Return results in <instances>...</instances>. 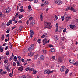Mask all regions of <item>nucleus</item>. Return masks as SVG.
I'll return each instance as SVG.
<instances>
[{
	"label": "nucleus",
	"mask_w": 78,
	"mask_h": 78,
	"mask_svg": "<svg viewBox=\"0 0 78 78\" xmlns=\"http://www.w3.org/2000/svg\"><path fill=\"white\" fill-rule=\"evenodd\" d=\"M44 26L45 27V28H49L50 29L51 28V24L50 22H45L44 23Z\"/></svg>",
	"instance_id": "1"
},
{
	"label": "nucleus",
	"mask_w": 78,
	"mask_h": 78,
	"mask_svg": "<svg viewBox=\"0 0 78 78\" xmlns=\"http://www.w3.org/2000/svg\"><path fill=\"white\" fill-rule=\"evenodd\" d=\"M53 71H50L48 69H46L44 71V74H48L49 75H50V74L51 73H53Z\"/></svg>",
	"instance_id": "2"
},
{
	"label": "nucleus",
	"mask_w": 78,
	"mask_h": 78,
	"mask_svg": "<svg viewBox=\"0 0 78 78\" xmlns=\"http://www.w3.org/2000/svg\"><path fill=\"white\" fill-rule=\"evenodd\" d=\"M55 3L57 5H61L62 3V1L61 0H56Z\"/></svg>",
	"instance_id": "3"
},
{
	"label": "nucleus",
	"mask_w": 78,
	"mask_h": 78,
	"mask_svg": "<svg viewBox=\"0 0 78 78\" xmlns=\"http://www.w3.org/2000/svg\"><path fill=\"white\" fill-rule=\"evenodd\" d=\"M66 70V67L64 66H61L60 68V71L62 72H64Z\"/></svg>",
	"instance_id": "4"
},
{
	"label": "nucleus",
	"mask_w": 78,
	"mask_h": 78,
	"mask_svg": "<svg viewBox=\"0 0 78 78\" xmlns=\"http://www.w3.org/2000/svg\"><path fill=\"white\" fill-rule=\"evenodd\" d=\"M39 55H35L34 58V59L35 60H36L37 59H39Z\"/></svg>",
	"instance_id": "5"
},
{
	"label": "nucleus",
	"mask_w": 78,
	"mask_h": 78,
	"mask_svg": "<svg viewBox=\"0 0 78 78\" xmlns=\"http://www.w3.org/2000/svg\"><path fill=\"white\" fill-rule=\"evenodd\" d=\"M6 11L7 14H8V13H9L11 11V8H8L6 9Z\"/></svg>",
	"instance_id": "6"
},
{
	"label": "nucleus",
	"mask_w": 78,
	"mask_h": 78,
	"mask_svg": "<svg viewBox=\"0 0 78 78\" xmlns=\"http://www.w3.org/2000/svg\"><path fill=\"white\" fill-rule=\"evenodd\" d=\"M47 40L46 39V38L44 39L43 40V41H42V42H43V43L44 44H43V45H45L47 44Z\"/></svg>",
	"instance_id": "7"
},
{
	"label": "nucleus",
	"mask_w": 78,
	"mask_h": 78,
	"mask_svg": "<svg viewBox=\"0 0 78 78\" xmlns=\"http://www.w3.org/2000/svg\"><path fill=\"white\" fill-rule=\"evenodd\" d=\"M69 62L71 64H73V63H74L75 62V60H74V59H71L69 60Z\"/></svg>",
	"instance_id": "8"
},
{
	"label": "nucleus",
	"mask_w": 78,
	"mask_h": 78,
	"mask_svg": "<svg viewBox=\"0 0 78 78\" xmlns=\"http://www.w3.org/2000/svg\"><path fill=\"white\" fill-rule=\"evenodd\" d=\"M28 55L29 56H33L34 55V53L30 52L28 53Z\"/></svg>",
	"instance_id": "9"
},
{
	"label": "nucleus",
	"mask_w": 78,
	"mask_h": 78,
	"mask_svg": "<svg viewBox=\"0 0 78 78\" xmlns=\"http://www.w3.org/2000/svg\"><path fill=\"white\" fill-rule=\"evenodd\" d=\"M28 11H31V10H32V9H31V5H30L28 6Z\"/></svg>",
	"instance_id": "10"
},
{
	"label": "nucleus",
	"mask_w": 78,
	"mask_h": 78,
	"mask_svg": "<svg viewBox=\"0 0 78 78\" xmlns=\"http://www.w3.org/2000/svg\"><path fill=\"white\" fill-rule=\"evenodd\" d=\"M9 47L11 49V50L12 49V45H11V44L10 42L9 43Z\"/></svg>",
	"instance_id": "11"
},
{
	"label": "nucleus",
	"mask_w": 78,
	"mask_h": 78,
	"mask_svg": "<svg viewBox=\"0 0 78 78\" xmlns=\"http://www.w3.org/2000/svg\"><path fill=\"white\" fill-rule=\"evenodd\" d=\"M11 22H12V20H10L7 23V26H9L10 25V24L11 23Z\"/></svg>",
	"instance_id": "12"
},
{
	"label": "nucleus",
	"mask_w": 78,
	"mask_h": 78,
	"mask_svg": "<svg viewBox=\"0 0 78 78\" xmlns=\"http://www.w3.org/2000/svg\"><path fill=\"white\" fill-rule=\"evenodd\" d=\"M35 20H33L31 22V25H34V24H35Z\"/></svg>",
	"instance_id": "13"
},
{
	"label": "nucleus",
	"mask_w": 78,
	"mask_h": 78,
	"mask_svg": "<svg viewBox=\"0 0 78 78\" xmlns=\"http://www.w3.org/2000/svg\"><path fill=\"white\" fill-rule=\"evenodd\" d=\"M58 61L59 62H62V58L58 57Z\"/></svg>",
	"instance_id": "14"
},
{
	"label": "nucleus",
	"mask_w": 78,
	"mask_h": 78,
	"mask_svg": "<svg viewBox=\"0 0 78 78\" xmlns=\"http://www.w3.org/2000/svg\"><path fill=\"white\" fill-rule=\"evenodd\" d=\"M23 69V67H21L19 68L18 70H20V72H22V70Z\"/></svg>",
	"instance_id": "15"
},
{
	"label": "nucleus",
	"mask_w": 78,
	"mask_h": 78,
	"mask_svg": "<svg viewBox=\"0 0 78 78\" xmlns=\"http://www.w3.org/2000/svg\"><path fill=\"white\" fill-rule=\"evenodd\" d=\"M71 19V17L70 16H68L66 18V22H67L69 20V19Z\"/></svg>",
	"instance_id": "16"
},
{
	"label": "nucleus",
	"mask_w": 78,
	"mask_h": 78,
	"mask_svg": "<svg viewBox=\"0 0 78 78\" xmlns=\"http://www.w3.org/2000/svg\"><path fill=\"white\" fill-rule=\"evenodd\" d=\"M44 17V15L43 14H41L40 15V20H42V19H43V18Z\"/></svg>",
	"instance_id": "17"
},
{
	"label": "nucleus",
	"mask_w": 78,
	"mask_h": 78,
	"mask_svg": "<svg viewBox=\"0 0 78 78\" xmlns=\"http://www.w3.org/2000/svg\"><path fill=\"white\" fill-rule=\"evenodd\" d=\"M40 59H41V60H44L45 59V57H44V56L43 55H41L40 57Z\"/></svg>",
	"instance_id": "18"
},
{
	"label": "nucleus",
	"mask_w": 78,
	"mask_h": 78,
	"mask_svg": "<svg viewBox=\"0 0 78 78\" xmlns=\"http://www.w3.org/2000/svg\"><path fill=\"white\" fill-rule=\"evenodd\" d=\"M23 28V27L22 26H20L19 28V32H21V30Z\"/></svg>",
	"instance_id": "19"
},
{
	"label": "nucleus",
	"mask_w": 78,
	"mask_h": 78,
	"mask_svg": "<svg viewBox=\"0 0 78 78\" xmlns=\"http://www.w3.org/2000/svg\"><path fill=\"white\" fill-rule=\"evenodd\" d=\"M54 39L55 41H57L58 40V37L57 35L54 36Z\"/></svg>",
	"instance_id": "20"
},
{
	"label": "nucleus",
	"mask_w": 78,
	"mask_h": 78,
	"mask_svg": "<svg viewBox=\"0 0 78 78\" xmlns=\"http://www.w3.org/2000/svg\"><path fill=\"white\" fill-rule=\"evenodd\" d=\"M59 30H60V31H62V30H63V29L62 28V27L61 26H60L59 27Z\"/></svg>",
	"instance_id": "21"
},
{
	"label": "nucleus",
	"mask_w": 78,
	"mask_h": 78,
	"mask_svg": "<svg viewBox=\"0 0 78 78\" xmlns=\"http://www.w3.org/2000/svg\"><path fill=\"white\" fill-rule=\"evenodd\" d=\"M75 26L74 25H71L70 26V28H72V29H73V28H74L75 27Z\"/></svg>",
	"instance_id": "22"
},
{
	"label": "nucleus",
	"mask_w": 78,
	"mask_h": 78,
	"mask_svg": "<svg viewBox=\"0 0 78 78\" xmlns=\"http://www.w3.org/2000/svg\"><path fill=\"white\" fill-rule=\"evenodd\" d=\"M13 60H14V61H17V57L16 56H15L14 57Z\"/></svg>",
	"instance_id": "23"
},
{
	"label": "nucleus",
	"mask_w": 78,
	"mask_h": 78,
	"mask_svg": "<svg viewBox=\"0 0 78 78\" xmlns=\"http://www.w3.org/2000/svg\"><path fill=\"white\" fill-rule=\"evenodd\" d=\"M45 4L46 5H48L49 4V2L48 1H46L45 2Z\"/></svg>",
	"instance_id": "24"
},
{
	"label": "nucleus",
	"mask_w": 78,
	"mask_h": 78,
	"mask_svg": "<svg viewBox=\"0 0 78 78\" xmlns=\"http://www.w3.org/2000/svg\"><path fill=\"white\" fill-rule=\"evenodd\" d=\"M70 9V7H68L66 8L65 11H69V9Z\"/></svg>",
	"instance_id": "25"
},
{
	"label": "nucleus",
	"mask_w": 78,
	"mask_h": 78,
	"mask_svg": "<svg viewBox=\"0 0 78 78\" xmlns=\"http://www.w3.org/2000/svg\"><path fill=\"white\" fill-rule=\"evenodd\" d=\"M68 72H69V70L67 69L65 71V75H66V74H67L68 73Z\"/></svg>",
	"instance_id": "26"
},
{
	"label": "nucleus",
	"mask_w": 78,
	"mask_h": 78,
	"mask_svg": "<svg viewBox=\"0 0 78 78\" xmlns=\"http://www.w3.org/2000/svg\"><path fill=\"white\" fill-rule=\"evenodd\" d=\"M30 48H32L33 49V48H34V44H32L30 46Z\"/></svg>",
	"instance_id": "27"
},
{
	"label": "nucleus",
	"mask_w": 78,
	"mask_h": 78,
	"mask_svg": "<svg viewBox=\"0 0 78 78\" xmlns=\"http://www.w3.org/2000/svg\"><path fill=\"white\" fill-rule=\"evenodd\" d=\"M30 34H34V32L33 30H31L30 31Z\"/></svg>",
	"instance_id": "28"
},
{
	"label": "nucleus",
	"mask_w": 78,
	"mask_h": 78,
	"mask_svg": "<svg viewBox=\"0 0 78 78\" xmlns=\"http://www.w3.org/2000/svg\"><path fill=\"white\" fill-rule=\"evenodd\" d=\"M61 19H62V21H64V17L63 16H62L61 17Z\"/></svg>",
	"instance_id": "29"
},
{
	"label": "nucleus",
	"mask_w": 78,
	"mask_h": 78,
	"mask_svg": "<svg viewBox=\"0 0 78 78\" xmlns=\"http://www.w3.org/2000/svg\"><path fill=\"white\" fill-rule=\"evenodd\" d=\"M23 51L24 53H27V51H28V49H24L23 50Z\"/></svg>",
	"instance_id": "30"
},
{
	"label": "nucleus",
	"mask_w": 78,
	"mask_h": 78,
	"mask_svg": "<svg viewBox=\"0 0 78 78\" xmlns=\"http://www.w3.org/2000/svg\"><path fill=\"white\" fill-rule=\"evenodd\" d=\"M27 78V76L23 75V76H21L20 78Z\"/></svg>",
	"instance_id": "31"
},
{
	"label": "nucleus",
	"mask_w": 78,
	"mask_h": 78,
	"mask_svg": "<svg viewBox=\"0 0 78 78\" xmlns=\"http://www.w3.org/2000/svg\"><path fill=\"white\" fill-rule=\"evenodd\" d=\"M23 17V15H20L18 17V18L19 19H22Z\"/></svg>",
	"instance_id": "32"
},
{
	"label": "nucleus",
	"mask_w": 78,
	"mask_h": 78,
	"mask_svg": "<svg viewBox=\"0 0 78 78\" xmlns=\"http://www.w3.org/2000/svg\"><path fill=\"white\" fill-rule=\"evenodd\" d=\"M37 72H36V71L33 70L32 73H33V75H35V74H36V73Z\"/></svg>",
	"instance_id": "33"
},
{
	"label": "nucleus",
	"mask_w": 78,
	"mask_h": 78,
	"mask_svg": "<svg viewBox=\"0 0 78 78\" xmlns=\"http://www.w3.org/2000/svg\"><path fill=\"white\" fill-rule=\"evenodd\" d=\"M33 49L32 48H31L30 47L28 48V50L29 51H31V50H32Z\"/></svg>",
	"instance_id": "34"
},
{
	"label": "nucleus",
	"mask_w": 78,
	"mask_h": 78,
	"mask_svg": "<svg viewBox=\"0 0 78 78\" xmlns=\"http://www.w3.org/2000/svg\"><path fill=\"white\" fill-rule=\"evenodd\" d=\"M33 70H34V69L33 68H30V69L29 70V72H31V71H33Z\"/></svg>",
	"instance_id": "35"
},
{
	"label": "nucleus",
	"mask_w": 78,
	"mask_h": 78,
	"mask_svg": "<svg viewBox=\"0 0 78 78\" xmlns=\"http://www.w3.org/2000/svg\"><path fill=\"white\" fill-rule=\"evenodd\" d=\"M37 42L39 44H40V43H41V39H38L37 41Z\"/></svg>",
	"instance_id": "36"
},
{
	"label": "nucleus",
	"mask_w": 78,
	"mask_h": 78,
	"mask_svg": "<svg viewBox=\"0 0 78 78\" xmlns=\"http://www.w3.org/2000/svg\"><path fill=\"white\" fill-rule=\"evenodd\" d=\"M51 51L52 53H54V52H55V50L54 49V48L51 49Z\"/></svg>",
	"instance_id": "37"
},
{
	"label": "nucleus",
	"mask_w": 78,
	"mask_h": 78,
	"mask_svg": "<svg viewBox=\"0 0 78 78\" xmlns=\"http://www.w3.org/2000/svg\"><path fill=\"white\" fill-rule=\"evenodd\" d=\"M6 69L7 71H8L9 72L10 71V69L9 68H8V66H7L6 67Z\"/></svg>",
	"instance_id": "38"
},
{
	"label": "nucleus",
	"mask_w": 78,
	"mask_h": 78,
	"mask_svg": "<svg viewBox=\"0 0 78 78\" xmlns=\"http://www.w3.org/2000/svg\"><path fill=\"white\" fill-rule=\"evenodd\" d=\"M5 27V23H3L1 25V27H2V28H3V27Z\"/></svg>",
	"instance_id": "39"
},
{
	"label": "nucleus",
	"mask_w": 78,
	"mask_h": 78,
	"mask_svg": "<svg viewBox=\"0 0 78 78\" xmlns=\"http://www.w3.org/2000/svg\"><path fill=\"white\" fill-rule=\"evenodd\" d=\"M5 36V35H3L2 37H1V39L2 40H4V37Z\"/></svg>",
	"instance_id": "40"
},
{
	"label": "nucleus",
	"mask_w": 78,
	"mask_h": 78,
	"mask_svg": "<svg viewBox=\"0 0 78 78\" xmlns=\"http://www.w3.org/2000/svg\"><path fill=\"white\" fill-rule=\"evenodd\" d=\"M73 9H74V8H73L72 7H70V9H69V10L71 11H73Z\"/></svg>",
	"instance_id": "41"
},
{
	"label": "nucleus",
	"mask_w": 78,
	"mask_h": 78,
	"mask_svg": "<svg viewBox=\"0 0 78 78\" xmlns=\"http://www.w3.org/2000/svg\"><path fill=\"white\" fill-rule=\"evenodd\" d=\"M5 71H3L0 74L1 75H4V74H5Z\"/></svg>",
	"instance_id": "42"
},
{
	"label": "nucleus",
	"mask_w": 78,
	"mask_h": 78,
	"mask_svg": "<svg viewBox=\"0 0 78 78\" xmlns=\"http://www.w3.org/2000/svg\"><path fill=\"white\" fill-rule=\"evenodd\" d=\"M24 66H25L27 64V61H25L24 63Z\"/></svg>",
	"instance_id": "43"
},
{
	"label": "nucleus",
	"mask_w": 78,
	"mask_h": 78,
	"mask_svg": "<svg viewBox=\"0 0 78 78\" xmlns=\"http://www.w3.org/2000/svg\"><path fill=\"white\" fill-rule=\"evenodd\" d=\"M55 17L56 20H58V16H57L56 15H55Z\"/></svg>",
	"instance_id": "44"
},
{
	"label": "nucleus",
	"mask_w": 78,
	"mask_h": 78,
	"mask_svg": "<svg viewBox=\"0 0 78 78\" xmlns=\"http://www.w3.org/2000/svg\"><path fill=\"white\" fill-rule=\"evenodd\" d=\"M17 64L18 66H20V62H17Z\"/></svg>",
	"instance_id": "45"
},
{
	"label": "nucleus",
	"mask_w": 78,
	"mask_h": 78,
	"mask_svg": "<svg viewBox=\"0 0 78 78\" xmlns=\"http://www.w3.org/2000/svg\"><path fill=\"white\" fill-rule=\"evenodd\" d=\"M74 65H76V66H78V62H76L75 63H74Z\"/></svg>",
	"instance_id": "46"
},
{
	"label": "nucleus",
	"mask_w": 78,
	"mask_h": 78,
	"mask_svg": "<svg viewBox=\"0 0 78 78\" xmlns=\"http://www.w3.org/2000/svg\"><path fill=\"white\" fill-rule=\"evenodd\" d=\"M34 3H37L38 1L37 0H34Z\"/></svg>",
	"instance_id": "47"
},
{
	"label": "nucleus",
	"mask_w": 78,
	"mask_h": 78,
	"mask_svg": "<svg viewBox=\"0 0 78 78\" xmlns=\"http://www.w3.org/2000/svg\"><path fill=\"white\" fill-rule=\"evenodd\" d=\"M58 26H59V24H58V23H57L56 24V26H55L56 27L58 28Z\"/></svg>",
	"instance_id": "48"
},
{
	"label": "nucleus",
	"mask_w": 78,
	"mask_h": 78,
	"mask_svg": "<svg viewBox=\"0 0 78 78\" xmlns=\"http://www.w3.org/2000/svg\"><path fill=\"white\" fill-rule=\"evenodd\" d=\"M6 55L8 56V55H9V51H7V52L6 53Z\"/></svg>",
	"instance_id": "49"
},
{
	"label": "nucleus",
	"mask_w": 78,
	"mask_h": 78,
	"mask_svg": "<svg viewBox=\"0 0 78 78\" xmlns=\"http://www.w3.org/2000/svg\"><path fill=\"white\" fill-rule=\"evenodd\" d=\"M30 68L29 67H27L26 69V71H28L30 70Z\"/></svg>",
	"instance_id": "50"
},
{
	"label": "nucleus",
	"mask_w": 78,
	"mask_h": 78,
	"mask_svg": "<svg viewBox=\"0 0 78 78\" xmlns=\"http://www.w3.org/2000/svg\"><path fill=\"white\" fill-rule=\"evenodd\" d=\"M30 37H31V38H32V37H33V34H30Z\"/></svg>",
	"instance_id": "51"
},
{
	"label": "nucleus",
	"mask_w": 78,
	"mask_h": 78,
	"mask_svg": "<svg viewBox=\"0 0 78 78\" xmlns=\"http://www.w3.org/2000/svg\"><path fill=\"white\" fill-rule=\"evenodd\" d=\"M18 14L16 13V14L15 15V18H17V17H18Z\"/></svg>",
	"instance_id": "52"
},
{
	"label": "nucleus",
	"mask_w": 78,
	"mask_h": 78,
	"mask_svg": "<svg viewBox=\"0 0 78 78\" xmlns=\"http://www.w3.org/2000/svg\"><path fill=\"white\" fill-rule=\"evenodd\" d=\"M12 57H10V58L9 59V60L10 61L12 60Z\"/></svg>",
	"instance_id": "53"
},
{
	"label": "nucleus",
	"mask_w": 78,
	"mask_h": 78,
	"mask_svg": "<svg viewBox=\"0 0 78 78\" xmlns=\"http://www.w3.org/2000/svg\"><path fill=\"white\" fill-rule=\"evenodd\" d=\"M32 19H33V17H30L29 18V20H31Z\"/></svg>",
	"instance_id": "54"
},
{
	"label": "nucleus",
	"mask_w": 78,
	"mask_h": 78,
	"mask_svg": "<svg viewBox=\"0 0 78 78\" xmlns=\"http://www.w3.org/2000/svg\"><path fill=\"white\" fill-rule=\"evenodd\" d=\"M44 35L45 37H47V33H44Z\"/></svg>",
	"instance_id": "55"
},
{
	"label": "nucleus",
	"mask_w": 78,
	"mask_h": 78,
	"mask_svg": "<svg viewBox=\"0 0 78 78\" xmlns=\"http://www.w3.org/2000/svg\"><path fill=\"white\" fill-rule=\"evenodd\" d=\"M20 11L21 12H23L24 11V10L22 9H21L20 10Z\"/></svg>",
	"instance_id": "56"
},
{
	"label": "nucleus",
	"mask_w": 78,
	"mask_h": 78,
	"mask_svg": "<svg viewBox=\"0 0 78 78\" xmlns=\"http://www.w3.org/2000/svg\"><path fill=\"white\" fill-rule=\"evenodd\" d=\"M52 59L54 60V59H55V56H53L52 57Z\"/></svg>",
	"instance_id": "57"
},
{
	"label": "nucleus",
	"mask_w": 78,
	"mask_h": 78,
	"mask_svg": "<svg viewBox=\"0 0 78 78\" xmlns=\"http://www.w3.org/2000/svg\"><path fill=\"white\" fill-rule=\"evenodd\" d=\"M6 45H7V44H6V43H4V44L2 45V46H3V47H4V46H6Z\"/></svg>",
	"instance_id": "58"
},
{
	"label": "nucleus",
	"mask_w": 78,
	"mask_h": 78,
	"mask_svg": "<svg viewBox=\"0 0 78 78\" xmlns=\"http://www.w3.org/2000/svg\"><path fill=\"white\" fill-rule=\"evenodd\" d=\"M0 50L1 52H3V48L0 49Z\"/></svg>",
	"instance_id": "59"
},
{
	"label": "nucleus",
	"mask_w": 78,
	"mask_h": 78,
	"mask_svg": "<svg viewBox=\"0 0 78 78\" xmlns=\"http://www.w3.org/2000/svg\"><path fill=\"white\" fill-rule=\"evenodd\" d=\"M5 15H2V19H3V18H5Z\"/></svg>",
	"instance_id": "60"
},
{
	"label": "nucleus",
	"mask_w": 78,
	"mask_h": 78,
	"mask_svg": "<svg viewBox=\"0 0 78 78\" xmlns=\"http://www.w3.org/2000/svg\"><path fill=\"white\" fill-rule=\"evenodd\" d=\"M12 73H10L9 75V76H10V77H12Z\"/></svg>",
	"instance_id": "61"
},
{
	"label": "nucleus",
	"mask_w": 78,
	"mask_h": 78,
	"mask_svg": "<svg viewBox=\"0 0 78 78\" xmlns=\"http://www.w3.org/2000/svg\"><path fill=\"white\" fill-rule=\"evenodd\" d=\"M26 24H27V25H28L29 24V21L28 20L27 21H26Z\"/></svg>",
	"instance_id": "62"
},
{
	"label": "nucleus",
	"mask_w": 78,
	"mask_h": 78,
	"mask_svg": "<svg viewBox=\"0 0 78 78\" xmlns=\"http://www.w3.org/2000/svg\"><path fill=\"white\" fill-rule=\"evenodd\" d=\"M45 37V35L44 34H43V35L41 36V38H44Z\"/></svg>",
	"instance_id": "63"
},
{
	"label": "nucleus",
	"mask_w": 78,
	"mask_h": 78,
	"mask_svg": "<svg viewBox=\"0 0 78 78\" xmlns=\"http://www.w3.org/2000/svg\"><path fill=\"white\" fill-rule=\"evenodd\" d=\"M43 51L44 53H46V50H43Z\"/></svg>",
	"instance_id": "64"
}]
</instances>
